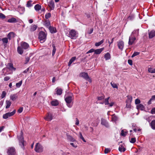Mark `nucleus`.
<instances>
[{
  "instance_id": "5",
  "label": "nucleus",
  "mask_w": 155,
  "mask_h": 155,
  "mask_svg": "<svg viewBox=\"0 0 155 155\" xmlns=\"http://www.w3.org/2000/svg\"><path fill=\"white\" fill-rule=\"evenodd\" d=\"M38 39L41 43H44L46 39V35L43 31L40 32L38 35Z\"/></svg>"
},
{
  "instance_id": "59",
  "label": "nucleus",
  "mask_w": 155,
  "mask_h": 155,
  "mask_svg": "<svg viewBox=\"0 0 155 155\" xmlns=\"http://www.w3.org/2000/svg\"><path fill=\"white\" fill-rule=\"evenodd\" d=\"M128 63L130 65H132V61L131 60L129 59L128 60Z\"/></svg>"
},
{
  "instance_id": "11",
  "label": "nucleus",
  "mask_w": 155,
  "mask_h": 155,
  "mask_svg": "<svg viewBox=\"0 0 155 155\" xmlns=\"http://www.w3.org/2000/svg\"><path fill=\"white\" fill-rule=\"evenodd\" d=\"M48 5L50 8L51 10L54 9L55 7L54 2L53 0H51L48 3Z\"/></svg>"
},
{
  "instance_id": "23",
  "label": "nucleus",
  "mask_w": 155,
  "mask_h": 155,
  "mask_svg": "<svg viewBox=\"0 0 155 155\" xmlns=\"http://www.w3.org/2000/svg\"><path fill=\"white\" fill-rule=\"evenodd\" d=\"M18 97V96L17 94L11 95L10 96V99L13 101L15 100Z\"/></svg>"
},
{
  "instance_id": "13",
  "label": "nucleus",
  "mask_w": 155,
  "mask_h": 155,
  "mask_svg": "<svg viewBox=\"0 0 155 155\" xmlns=\"http://www.w3.org/2000/svg\"><path fill=\"white\" fill-rule=\"evenodd\" d=\"M124 46V42L122 41L118 42V46L119 49L122 50Z\"/></svg>"
},
{
  "instance_id": "1",
  "label": "nucleus",
  "mask_w": 155,
  "mask_h": 155,
  "mask_svg": "<svg viewBox=\"0 0 155 155\" xmlns=\"http://www.w3.org/2000/svg\"><path fill=\"white\" fill-rule=\"evenodd\" d=\"M139 33V29L133 31L131 34L129 39L128 44L129 45H131L134 44L136 39V36H138Z\"/></svg>"
},
{
  "instance_id": "7",
  "label": "nucleus",
  "mask_w": 155,
  "mask_h": 155,
  "mask_svg": "<svg viewBox=\"0 0 155 155\" xmlns=\"http://www.w3.org/2000/svg\"><path fill=\"white\" fill-rule=\"evenodd\" d=\"M35 150L37 153L42 152L43 150V147L40 143H37L35 145Z\"/></svg>"
},
{
  "instance_id": "45",
  "label": "nucleus",
  "mask_w": 155,
  "mask_h": 155,
  "mask_svg": "<svg viewBox=\"0 0 155 155\" xmlns=\"http://www.w3.org/2000/svg\"><path fill=\"white\" fill-rule=\"evenodd\" d=\"M52 47H53V49L52 50V55L53 56L55 53L56 49L55 46L54 45H52Z\"/></svg>"
},
{
  "instance_id": "39",
  "label": "nucleus",
  "mask_w": 155,
  "mask_h": 155,
  "mask_svg": "<svg viewBox=\"0 0 155 155\" xmlns=\"http://www.w3.org/2000/svg\"><path fill=\"white\" fill-rule=\"evenodd\" d=\"M3 43L7 44L8 43V39L7 38H5L1 39Z\"/></svg>"
},
{
  "instance_id": "47",
  "label": "nucleus",
  "mask_w": 155,
  "mask_h": 155,
  "mask_svg": "<svg viewBox=\"0 0 155 155\" xmlns=\"http://www.w3.org/2000/svg\"><path fill=\"white\" fill-rule=\"evenodd\" d=\"M136 141V139L135 137L132 138L130 140V142L132 143H134Z\"/></svg>"
},
{
  "instance_id": "18",
  "label": "nucleus",
  "mask_w": 155,
  "mask_h": 155,
  "mask_svg": "<svg viewBox=\"0 0 155 155\" xmlns=\"http://www.w3.org/2000/svg\"><path fill=\"white\" fill-rule=\"evenodd\" d=\"M37 28V26L35 25H32L30 27V31L32 32L35 31Z\"/></svg>"
},
{
  "instance_id": "4",
  "label": "nucleus",
  "mask_w": 155,
  "mask_h": 155,
  "mask_svg": "<svg viewBox=\"0 0 155 155\" xmlns=\"http://www.w3.org/2000/svg\"><path fill=\"white\" fill-rule=\"evenodd\" d=\"M18 137L19 141V145L23 149H24V146L25 145L26 143L24 140L23 133L22 132H21L20 135L18 136Z\"/></svg>"
},
{
  "instance_id": "46",
  "label": "nucleus",
  "mask_w": 155,
  "mask_h": 155,
  "mask_svg": "<svg viewBox=\"0 0 155 155\" xmlns=\"http://www.w3.org/2000/svg\"><path fill=\"white\" fill-rule=\"evenodd\" d=\"M105 98V96L104 95H103L101 96L98 97H97V99L98 100L101 101L104 99Z\"/></svg>"
},
{
  "instance_id": "41",
  "label": "nucleus",
  "mask_w": 155,
  "mask_h": 155,
  "mask_svg": "<svg viewBox=\"0 0 155 155\" xmlns=\"http://www.w3.org/2000/svg\"><path fill=\"white\" fill-rule=\"evenodd\" d=\"M110 84L113 88H118V86L116 84H115L114 82L113 83L111 82L110 83Z\"/></svg>"
},
{
  "instance_id": "62",
  "label": "nucleus",
  "mask_w": 155,
  "mask_h": 155,
  "mask_svg": "<svg viewBox=\"0 0 155 155\" xmlns=\"http://www.w3.org/2000/svg\"><path fill=\"white\" fill-rule=\"evenodd\" d=\"M151 112L152 114H155V108H153L152 109Z\"/></svg>"
},
{
  "instance_id": "9",
  "label": "nucleus",
  "mask_w": 155,
  "mask_h": 155,
  "mask_svg": "<svg viewBox=\"0 0 155 155\" xmlns=\"http://www.w3.org/2000/svg\"><path fill=\"white\" fill-rule=\"evenodd\" d=\"M81 76L84 78L86 80L90 82H91V79H90L88 74L87 73L83 72L80 74Z\"/></svg>"
},
{
  "instance_id": "27",
  "label": "nucleus",
  "mask_w": 155,
  "mask_h": 155,
  "mask_svg": "<svg viewBox=\"0 0 155 155\" xmlns=\"http://www.w3.org/2000/svg\"><path fill=\"white\" fill-rule=\"evenodd\" d=\"M41 6L38 4L35 5L34 7V8L36 11H39L41 9Z\"/></svg>"
},
{
  "instance_id": "8",
  "label": "nucleus",
  "mask_w": 155,
  "mask_h": 155,
  "mask_svg": "<svg viewBox=\"0 0 155 155\" xmlns=\"http://www.w3.org/2000/svg\"><path fill=\"white\" fill-rule=\"evenodd\" d=\"M16 110H14L11 112H8L4 114L3 115V118L4 119H7L9 117H11L15 113Z\"/></svg>"
},
{
  "instance_id": "3",
  "label": "nucleus",
  "mask_w": 155,
  "mask_h": 155,
  "mask_svg": "<svg viewBox=\"0 0 155 155\" xmlns=\"http://www.w3.org/2000/svg\"><path fill=\"white\" fill-rule=\"evenodd\" d=\"M65 100L67 103V105L69 108L72 107L74 100L73 94L72 93L69 94V95H65L64 96Z\"/></svg>"
},
{
  "instance_id": "25",
  "label": "nucleus",
  "mask_w": 155,
  "mask_h": 155,
  "mask_svg": "<svg viewBox=\"0 0 155 155\" xmlns=\"http://www.w3.org/2000/svg\"><path fill=\"white\" fill-rule=\"evenodd\" d=\"M67 139L69 141L71 142H74L75 141V140L71 136L69 135L68 134H67Z\"/></svg>"
},
{
  "instance_id": "50",
  "label": "nucleus",
  "mask_w": 155,
  "mask_h": 155,
  "mask_svg": "<svg viewBox=\"0 0 155 155\" xmlns=\"http://www.w3.org/2000/svg\"><path fill=\"white\" fill-rule=\"evenodd\" d=\"M30 60V58L29 57L27 56L25 57V64H27L29 61Z\"/></svg>"
},
{
  "instance_id": "26",
  "label": "nucleus",
  "mask_w": 155,
  "mask_h": 155,
  "mask_svg": "<svg viewBox=\"0 0 155 155\" xmlns=\"http://www.w3.org/2000/svg\"><path fill=\"white\" fill-rule=\"evenodd\" d=\"M51 104L52 106H57L59 102L58 100H56L52 101L51 102Z\"/></svg>"
},
{
  "instance_id": "36",
  "label": "nucleus",
  "mask_w": 155,
  "mask_h": 155,
  "mask_svg": "<svg viewBox=\"0 0 155 155\" xmlns=\"http://www.w3.org/2000/svg\"><path fill=\"white\" fill-rule=\"evenodd\" d=\"M6 106L5 107L7 109L10 106L11 103L9 101H6Z\"/></svg>"
},
{
  "instance_id": "61",
  "label": "nucleus",
  "mask_w": 155,
  "mask_h": 155,
  "mask_svg": "<svg viewBox=\"0 0 155 155\" xmlns=\"http://www.w3.org/2000/svg\"><path fill=\"white\" fill-rule=\"evenodd\" d=\"M130 103H128L126 105V107H127V108H130Z\"/></svg>"
},
{
  "instance_id": "2",
  "label": "nucleus",
  "mask_w": 155,
  "mask_h": 155,
  "mask_svg": "<svg viewBox=\"0 0 155 155\" xmlns=\"http://www.w3.org/2000/svg\"><path fill=\"white\" fill-rule=\"evenodd\" d=\"M20 46H18L17 49V52L20 54H22L24 52V49H28L29 47V45L25 42H21L20 44Z\"/></svg>"
},
{
  "instance_id": "30",
  "label": "nucleus",
  "mask_w": 155,
  "mask_h": 155,
  "mask_svg": "<svg viewBox=\"0 0 155 155\" xmlns=\"http://www.w3.org/2000/svg\"><path fill=\"white\" fill-rule=\"evenodd\" d=\"M150 125L151 128L153 130H155V120H152L150 123Z\"/></svg>"
},
{
  "instance_id": "19",
  "label": "nucleus",
  "mask_w": 155,
  "mask_h": 155,
  "mask_svg": "<svg viewBox=\"0 0 155 155\" xmlns=\"http://www.w3.org/2000/svg\"><path fill=\"white\" fill-rule=\"evenodd\" d=\"M138 110H143L145 109L144 106L141 104H139L136 106Z\"/></svg>"
},
{
  "instance_id": "17",
  "label": "nucleus",
  "mask_w": 155,
  "mask_h": 155,
  "mask_svg": "<svg viewBox=\"0 0 155 155\" xmlns=\"http://www.w3.org/2000/svg\"><path fill=\"white\" fill-rule=\"evenodd\" d=\"M149 38H152L155 36V31L153 30L148 33Z\"/></svg>"
},
{
  "instance_id": "15",
  "label": "nucleus",
  "mask_w": 155,
  "mask_h": 155,
  "mask_svg": "<svg viewBox=\"0 0 155 155\" xmlns=\"http://www.w3.org/2000/svg\"><path fill=\"white\" fill-rule=\"evenodd\" d=\"M7 68L11 71H15L16 68L13 66V64L12 63H8L7 66Z\"/></svg>"
},
{
  "instance_id": "57",
  "label": "nucleus",
  "mask_w": 155,
  "mask_h": 155,
  "mask_svg": "<svg viewBox=\"0 0 155 155\" xmlns=\"http://www.w3.org/2000/svg\"><path fill=\"white\" fill-rule=\"evenodd\" d=\"M10 77L8 76L5 77L4 79L5 81H8L10 79Z\"/></svg>"
},
{
  "instance_id": "21",
  "label": "nucleus",
  "mask_w": 155,
  "mask_h": 155,
  "mask_svg": "<svg viewBox=\"0 0 155 155\" xmlns=\"http://www.w3.org/2000/svg\"><path fill=\"white\" fill-rule=\"evenodd\" d=\"M33 4L34 3L31 0L28 1L27 2L26 6L28 8H30L33 6Z\"/></svg>"
},
{
  "instance_id": "56",
  "label": "nucleus",
  "mask_w": 155,
  "mask_h": 155,
  "mask_svg": "<svg viewBox=\"0 0 155 155\" xmlns=\"http://www.w3.org/2000/svg\"><path fill=\"white\" fill-rule=\"evenodd\" d=\"M134 18V17L133 15H130L128 17V20H132Z\"/></svg>"
},
{
  "instance_id": "22",
  "label": "nucleus",
  "mask_w": 155,
  "mask_h": 155,
  "mask_svg": "<svg viewBox=\"0 0 155 155\" xmlns=\"http://www.w3.org/2000/svg\"><path fill=\"white\" fill-rule=\"evenodd\" d=\"M48 28L51 33H54L56 32V28L54 27L50 26Z\"/></svg>"
},
{
  "instance_id": "58",
  "label": "nucleus",
  "mask_w": 155,
  "mask_h": 155,
  "mask_svg": "<svg viewBox=\"0 0 155 155\" xmlns=\"http://www.w3.org/2000/svg\"><path fill=\"white\" fill-rule=\"evenodd\" d=\"M23 108L22 107H21L18 110V112L19 113H21L22 112V111H23Z\"/></svg>"
},
{
  "instance_id": "43",
  "label": "nucleus",
  "mask_w": 155,
  "mask_h": 155,
  "mask_svg": "<svg viewBox=\"0 0 155 155\" xmlns=\"http://www.w3.org/2000/svg\"><path fill=\"white\" fill-rule=\"evenodd\" d=\"M109 98H110V97H109L107 98H106L105 99V100H104V104H105V105H108V104H109Z\"/></svg>"
},
{
  "instance_id": "40",
  "label": "nucleus",
  "mask_w": 155,
  "mask_h": 155,
  "mask_svg": "<svg viewBox=\"0 0 155 155\" xmlns=\"http://www.w3.org/2000/svg\"><path fill=\"white\" fill-rule=\"evenodd\" d=\"M127 134V131H125L124 130H123L121 131V135L122 136L125 137L126 136Z\"/></svg>"
},
{
  "instance_id": "35",
  "label": "nucleus",
  "mask_w": 155,
  "mask_h": 155,
  "mask_svg": "<svg viewBox=\"0 0 155 155\" xmlns=\"http://www.w3.org/2000/svg\"><path fill=\"white\" fill-rule=\"evenodd\" d=\"M132 100V97L131 95L127 96V102L128 103H131Z\"/></svg>"
},
{
  "instance_id": "29",
  "label": "nucleus",
  "mask_w": 155,
  "mask_h": 155,
  "mask_svg": "<svg viewBox=\"0 0 155 155\" xmlns=\"http://www.w3.org/2000/svg\"><path fill=\"white\" fill-rule=\"evenodd\" d=\"M7 21L9 23H15L17 22V20L15 18H11L8 19Z\"/></svg>"
},
{
  "instance_id": "16",
  "label": "nucleus",
  "mask_w": 155,
  "mask_h": 155,
  "mask_svg": "<svg viewBox=\"0 0 155 155\" xmlns=\"http://www.w3.org/2000/svg\"><path fill=\"white\" fill-rule=\"evenodd\" d=\"M118 150L120 152H124L126 150L125 146L124 144L120 145L119 147Z\"/></svg>"
},
{
  "instance_id": "24",
  "label": "nucleus",
  "mask_w": 155,
  "mask_h": 155,
  "mask_svg": "<svg viewBox=\"0 0 155 155\" xmlns=\"http://www.w3.org/2000/svg\"><path fill=\"white\" fill-rule=\"evenodd\" d=\"M55 91L58 95H61L62 93V90L61 88L58 87L56 89Z\"/></svg>"
},
{
  "instance_id": "34",
  "label": "nucleus",
  "mask_w": 155,
  "mask_h": 155,
  "mask_svg": "<svg viewBox=\"0 0 155 155\" xmlns=\"http://www.w3.org/2000/svg\"><path fill=\"white\" fill-rule=\"evenodd\" d=\"M44 23L45 25L48 28L51 26L50 22L48 20H46Z\"/></svg>"
},
{
  "instance_id": "28",
  "label": "nucleus",
  "mask_w": 155,
  "mask_h": 155,
  "mask_svg": "<svg viewBox=\"0 0 155 155\" xmlns=\"http://www.w3.org/2000/svg\"><path fill=\"white\" fill-rule=\"evenodd\" d=\"M76 59V57H72L69 61L68 63V66H70L72 63Z\"/></svg>"
},
{
  "instance_id": "38",
  "label": "nucleus",
  "mask_w": 155,
  "mask_h": 155,
  "mask_svg": "<svg viewBox=\"0 0 155 155\" xmlns=\"http://www.w3.org/2000/svg\"><path fill=\"white\" fill-rule=\"evenodd\" d=\"M104 40H102L98 42H96L95 43V46L97 47L98 46L102 44L104 42Z\"/></svg>"
},
{
  "instance_id": "12",
  "label": "nucleus",
  "mask_w": 155,
  "mask_h": 155,
  "mask_svg": "<svg viewBox=\"0 0 155 155\" xmlns=\"http://www.w3.org/2000/svg\"><path fill=\"white\" fill-rule=\"evenodd\" d=\"M101 121V123L102 125L104 126L107 127H109L108 124L106 120L103 118H102Z\"/></svg>"
},
{
  "instance_id": "64",
  "label": "nucleus",
  "mask_w": 155,
  "mask_h": 155,
  "mask_svg": "<svg viewBox=\"0 0 155 155\" xmlns=\"http://www.w3.org/2000/svg\"><path fill=\"white\" fill-rule=\"evenodd\" d=\"M152 101H153L155 100V95H153L152 96L151 98L150 99Z\"/></svg>"
},
{
  "instance_id": "33",
  "label": "nucleus",
  "mask_w": 155,
  "mask_h": 155,
  "mask_svg": "<svg viewBox=\"0 0 155 155\" xmlns=\"http://www.w3.org/2000/svg\"><path fill=\"white\" fill-rule=\"evenodd\" d=\"M104 57L106 60L110 59V53L108 52H107L105 54Z\"/></svg>"
},
{
  "instance_id": "51",
  "label": "nucleus",
  "mask_w": 155,
  "mask_h": 155,
  "mask_svg": "<svg viewBox=\"0 0 155 155\" xmlns=\"http://www.w3.org/2000/svg\"><path fill=\"white\" fill-rule=\"evenodd\" d=\"M139 52H134V53H133V54L132 55L131 57H132V58H133L136 56H137V55H139Z\"/></svg>"
},
{
  "instance_id": "44",
  "label": "nucleus",
  "mask_w": 155,
  "mask_h": 155,
  "mask_svg": "<svg viewBox=\"0 0 155 155\" xmlns=\"http://www.w3.org/2000/svg\"><path fill=\"white\" fill-rule=\"evenodd\" d=\"M51 17V14L50 13H46L45 16L46 19H48Z\"/></svg>"
},
{
  "instance_id": "10",
  "label": "nucleus",
  "mask_w": 155,
  "mask_h": 155,
  "mask_svg": "<svg viewBox=\"0 0 155 155\" xmlns=\"http://www.w3.org/2000/svg\"><path fill=\"white\" fill-rule=\"evenodd\" d=\"M7 153L9 155H14L15 153V150L13 147H9Z\"/></svg>"
},
{
  "instance_id": "55",
  "label": "nucleus",
  "mask_w": 155,
  "mask_h": 155,
  "mask_svg": "<svg viewBox=\"0 0 155 155\" xmlns=\"http://www.w3.org/2000/svg\"><path fill=\"white\" fill-rule=\"evenodd\" d=\"M95 51V50L94 49L92 48L90 50L88 51L87 52V54L89 53H92V52H94Z\"/></svg>"
},
{
  "instance_id": "14",
  "label": "nucleus",
  "mask_w": 155,
  "mask_h": 155,
  "mask_svg": "<svg viewBox=\"0 0 155 155\" xmlns=\"http://www.w3.org/2000/svg\"><path fill=\"white\" fill-rule=\"evenodd\" d=\"M44 119L47 121H51L52 119V114L50 113H48L47 115L44 118Z\"/></svg>"
},
{
  "instance_id": "6",
  "label": "nucleus",
  "mask_w": 155,
  "mask_h": 155,
  "mask_svg": "<svg viewBox=\"0 0 155 155\" xmlns=\"http://www.w3.org/2000/svg\"><path fill=\"white\" fill-rule=\"evenodd\" d=\"M78 34L74 30L72 29L69 31L68 36L72 39H75L78 36Z\"/></svg>"
},
{
  "instance_id": "49",
  "label": "nucleus",
  "mask_w": 155,
  "mask_h": 155,
  "mask_svg": "<svg viewBox=\"0 0 155 155\" xmlns=\"http://www.w3.org/2000/svg\"><path fill=\"white\" fill-rule=\"evenodd\" d=\"M6 93L5 91H3L1 96V97L2 98H4L6 95Z\"/></svg>"
},
{
  "instance_id": "37",
  "label": "nucleus",
  "mask_w": 155,
  "mask_h": 155,
  "mask_svg": "<svg viewBox=\"0 0 155 155\" xmlns=\"http://www.w3.org/2000/svg\"><path fill=\"white\" fill-rule=\"evenodd\" d=\"M112 118L113 121H116L118 120V117L115 114L112 115Z\"/></svg>"
},
{
  "instance_id": "60",
  "label": "nucleus",
  "mask_w": 155,
  "mask_h": 155,
  "mask_svg": "<svg viewBox=\"0 0 155 155\" xmlns=\"http://www.w3.org/2000/svg\"><path fill=\"white\" fill-rule=\"evenodd\" d=\"M79 120L77 118H76V123H75V124L78 125L79 124Z\"/></svg>"
},
{
  "instance_id": "32",
  "label": "nucleus",
  "mask_w": 155,
  "mask_h": 155,
  "mask_svg": "<svg viewBox=\"0 0 155 155\" xmlns=\"http://www.w3.org/2000/svg\"><path fill=\"white\" fill-rule=\"evenodd\" d=\"M148 71L149 73H155V69L152 68H148Z\"/></svg>"
},
{
  "instance_id": "53",
  "label": "nucleus",
  "mask_w": 155,
  "mask_h": 155,
  "mask_svg": "<svg viewBox=\"0 0 155 155\" xmlns=\"http://www.w3.org/2000/svg\"><path fill=\"white\" fill-rule=\"evenodd\" d=\"M79 134H80V138L84 142H86V141L85 140L84 138L82 136L81 133V132L79 133Z\"/></svg>"
},
{
  "instance_id": "20",
  "label": "nucleus",
  "mask_w": 155,
  "mask_h": 155,
  "mask_svg": "<svg viewBox=\"0 0 155 155\" xmlns=\"http://www.w3.org/2000/svg\"><path fill=\"white\" fill-rule=\"evenodd\" d=\"M104 50V48H103L100 49L95 50L94 54H100Z\"/></svg>"
},
{
  "instance_id": "31",
  "label": "nucleus",
  "mask_w": 155,
  "mask_h": 155,
  "mask_svg": "<svg viewBox=\"0 0 155 155\" xmlns=\"http://www.w3.org/2000/svg\"><path fill=\"white\" fill-rule=\"evenodd\" d=\"M14 34L13 32H10L7 35V38L8 39V38L9 40H11V38L14 37Z\"/></svg>"
},
{
  "instance_id": "63",
  "label": "nucleus",
  "mask_w": 155,
  "mask_h": 155,
  "mask_svg": "<svg viewBox=\"0 0 155 155\" xmlns=\"http://www.w3.org/2000/svg\"><path fill=\"white\" fill-rule=\"evenodd\" d=\"M29 68H28L26 69L24 71L23 73H27L28 71H29Z\"/></svg>"
},
{
  "instance_id": "52",
  "label": "nucleus",
  "mask_w": 155,
  "mask_h": 155,
  "mask_svg": "<svg viewBox=\"0 0 155 155\" xmlns=\"http://www.w3.org/2000/svg\"><path fill=\"white\" fill-rule=\"evenodd\" d=\"M6 18L5 15L2 13H0V18L4 19Z\"/></svg>"
},
{
  "instance_id": "48",
  "label": "nucleus",
  "mask_w": 155,
  "mask_h": 155,
  "mask_svg": "<svg viewBox=\"0 0 155 155\" xmlns=\"http://www.w3.org/2000/svg\"><path fill=\"white\" fill-rule=\"evenodd\" d=\"M110 149L107 148L105 149L104 151V152L106 154V153H108L109 152H110Z\"/></svg>"
},
{
  "instance_id": "54",
  "label": "nucleus",
  "mask_w": 155,
  "mask_h": 155,
  "mask_svg": "<svg viewBox=\"0 0 155 155\" xmlns=\"http://www.w3.org/2000/svg\"><path fill=\"white\" fill-rule=\"evenodd\" d=\"M140 102V100L138 99H137L135 100V104H139Z\"/></svg>"
},
{
  "instance_id": "42",
  "label": "nucleus",
  "mask_w": 155,
  "mask_h": 155,
  "mask_svg": "<svg viewBox=\"0 0 155 155\" xmlns=\"http://www.w3.org/2000/svg\"><path fill=\"white\" fill-rule=\"evenodd\" d=\"M22 82V81H21L19 82L16 83V87L18 88L19 87L21 86Z\"/></svg>"
}]
</instances>
